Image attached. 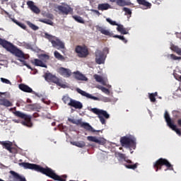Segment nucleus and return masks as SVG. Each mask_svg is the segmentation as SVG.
Masks as SVG:
<instances>
[{
	"label": "nucleus",
	"instance_id": "ddd939ff",
	"mask_svg": "<svg viewBox=\"0 0 181 181\" xmlns=\"http://www.w3.org/2000/svg\"><path fill=\"white\" fill-rule=\"evenodd\" d=\"M95 62L97 64H103L105 62V55L104 52L100 50H98L95 52Z\"/></svg>",
	"mask_w": 181,
	"mask_h": 181
},
{
	"label": "nucleus",
	"instance_id": "e433bc0d",
	"mask_svg": "<svg viewBox=\"0 0 181 181\" xmlns=\"http://www.w3.org/2000/svg\"><path fill=\"white\" fill-rule=\"evenodd\" d=\"M71 100L73 99L69 96H63L62 98L64 104H67V105H69V103L71 102Z\"/></svg>",
	"mask_w": 181,
	"mask_h": 181
},
{
	"label": "nucleus",
	"instance_id": "c756f323",
	"mask_svg": "<svg viewBox=\"0 0 181 181\" xmlns=\"http://www.w3.org/2000/svg\"><path fill=\"white\" fill-rule=\"evenodd\" d=\"M38 58L43 63H46L47 62V60H49V55H47L46 54H41L38 55Z\"/></svg>",
	"mask_w": 181,
	"mask_h": 181
},
{
	"label": "nucleus",
	"instance_id": "2f4dec72",
	"mask_svg": "<svg viewBox=\"0 0 181 181\" xmlns=\"http://www.w3.org/2000/svg\"><path fill=\"white\" fill-rule=\"evenodd\" d=\"M12 22H13V23H16V25H18V26H19L20 28H21L22 29H26V25H25L24 23H22L19 21H18V20L15 19V18H11Z\"/></svg>",
	"mask_w": 181,
	"mask_h": 181
},
{
	"label": "nucleus",
	"instance_id": "cd10ccee",
	"mask_svg": "<svg viewBox=\"0 0 181 181\" xmlns=\"http://www.w3.org/2000/svg\"><path fill=\"white\" fill-rule=\"evenodd\" d=\"M116 156L119 158V159H123L124 162H127V163H132V161L131 160L127 159V156L122 153H117Z\"/></svg>",
	"mask_w": 181,
	"mask_h": 181
},
{
	"label": "nucleus",
	"instance_id": "7c9ffc66",
	"mask_svg": "<svg viewBox=\"0 0 181 181\" xmlns=\"http://www.w3.org/2000/svg\"><path fill=\"white\" fill-rule=\"evenodd\" d=\"M73 19L76 21V22H78V23H86V21H84V19L80 16H72Z\"/></svg>",
	"mask_w": 181,
	"mask_h": 181
},
{
	"label": "nucleus",
	"instance_id": "5fc2aeb1",
	"mask_svg": "<svg viewBox=\"0 0 181 181\" xmlns=\"http://www.w3.org/2000/svg\"><path fill=\"white\" fill-rule=\"evenodd\" d=\"M13 122H16L17 124H19L21 122V120L20 119H13Z\"/></svg>",
	"mask_w": 181,
	"mask_h": 181
},
{
	"label": "nucleus",
	"instance_id": "58836bf2",
	"mask_svg": "<svg viewBox=\"0 0 181 181\" xmlns=\"http://www.w3.org/2000/svg\"><path fill=\"white\" fill-rule=\"evenodd\" d=\"M93 78H95V81H97L98 83H103V81H104V79H103L101 76L98 74H95L93 76Z\"/></svg>",
	"mask_w": 181,
	"mask_h": 181
},
{
	"label": "nucleus",
	"instance_id": "9b49d317",
	"mask_svg": "<svg viewBox=\"0 0 181 181\" xmlns=\"http://www.w3.org/2000/svg\"><path fill=\"white\" fill-rule=\"evenodd\" d=\"M75 52L78 57H81V59H85L89 54L88 49L86 46L77 45Z\"/></svg>",
	"mask_w": 181,
	"mask_h": 181
},
{
	"label": "nucleus",
	"instance_id": "4d7b16f0",
	"mask_svg": "<svg viewBox=\"0 0 181 181\" xmlns=\"http://www.w3.org/2000/svg\"><path fill=\"white\" fill-rule=\"evenodd\" d=\"M151 94H153V95H154V97H158V93H157V92H156V93H151Z\"/></svg>",
	"mask_w": 181,
	"mask_h": 181
},
{
	"label": "nucleus",
	"instance_id": "4c0bfd02",
	"mask_svg": "<svg viewBox=\"0 0 181 181\" xmlns=\"http://www.w3.org/2000/svg\"><path fill=\"white\" fill-rule=\"evenodd\" d=\"M27 25L29 26V28L33 29V30H38V29H39L37 25H35V24L30 23V21H28Z\"/></svg>",
	"mask_w": 181,
	"mask_h": 181
},
{
	"label": "nucleus",
	"instance_id": "4be33fe9",
	"mask_svg": "<svg viewBox=\"0 0 181 181\" xmlns=\"http://www.w3.org/2000/svg\"><path fill=\"white\" fill-rule=\"evenodd\" d=\"M74 77L76 80H79L81 81H87L88 78L83 74L80 73V71L74 72Z\"/></svg>",
	"mask_w": 181,
	"mask_h": 181
},
{
	"label": "nucleus",
	"instance_id": "a878e982",
	"mask_svg": "<svg viewBox=\"0 0 181 181\" xmlns=\"http://www.w3.org/2000/svg\"><path fill=\"white\" fill-rule=\"evenodd\" d=\"M98 11H108V9H111V5L107 3L105 4H100L98 6Z\"/></svg>",
	"mask_w": 181,
	"mask_h": 181
},
{
	"label": "nucleus",
	"instance_id": "49530a36",
	"mask_svg": "<svg viewBox=\"0 0 181 181\" xmlns=\"http://www.w3.org/2000/svg\"><path fill=\"white\" fill-rule=\"evenodd\" d=\"M173 114L174 118H179V117H180V112L177 110H174L173 112Z\"/></svg>",
	"mask_w": 181,
	"mask_h": 181
},
{
	"label": "nucleus",
	"instance_id": "bb28decb",
	"mask_svg": "<svg viewBox=\"0 0 181 181\" xmlns=\"http://www.w3.org/2000/svg\"><path fill=\"white\" fill-rule=\"evenodd\" d=\"M117 32H119L121 33L122 35H128V29L124 28V25H117Z\"/></svg>",
	"mask_w": 181,
	"mask_h": 181
},
{
	"label": "nucleus",
	"instance_id": "9d476101",
	"mask_svg": "<svg viewBox=\"0 0 181 181\" xmlns=\"http://www.w3.org/2000/svg\"><path fill=\"white\" fill-rule=\"evenodd\" d=\"M57 9L61 15H73V8L69 4H63V5L57 6Z\"/></svg>",
	"mask_w": 181,
	"mask_h": 181
},
{
	"label": "nucleus",
	"instance_id": "f8f14e48",
	"mask_svg": "<svg viewBox=\"0 0 181 181\" xmlns=\"http://www.w3.org/2000/svg\"><path fill=\"white\" fill-rule=\"evenodd\" d=\"M75 122L76 125H80L81 128H83L86 131H89V132H100V130L96 131L93 128V127H91V125H90V124L83 122L81 119L76 120Z\"/></svg>",
	"mask_w": 181,
	"mask_h": 181
},
{
	"label": "nucleus",
	"instance_id": "c85d7f7f",
	"mask_svg": "<svg viewBox=\"0 0 181 181\" xmlns=\"http://www.w3.org/2000/svg\"><path fill=\"white\" fill-rule=\"evenodd\" d=\"M0 105H4V107H12V103L8 99L2 98L0 99Z\"/></svg>",
	"mask_w": 181,
	"mask_h": 181
},
{
	"label": "nucleus",
	"instance_id": "6e6552de",
	"mask_svg": "<svg viewBox=\"0 0 181 181\" xmlns=\"http://www.w3.org/2000/svg\"><path fill=\"white\" fill-rule=\"evenodd\" d=\"M164 118L168 127H169V128H171L173 131H175L176 134L179 135V136H181L180 129H177V126L175 124V122L172 120V119L170 118V115H169L168 111L165 112Z\"/></svg>",
	"mask_w": 181,
	"mask_h": 181
},
{
	"label": "nucleus",
	"instance_id": "6e6d98bb",
	"mask_svg": "<svg viewBox=\"0 0 181 181\" xmlns=\"http://www.w3.org/2000/svg\"><path fill=\"white\" fill-rule=\"evenodd\" d=\"M177 124H178L179 127H181V119H179L177 120Z\"/></svg>",
	"mask_w": 181,
	"mask_h": 181
},
{
	"label": "nucleus",
	"instance_id": "f3484780",
	"mask_svg": "<svg viewBox=\"0 0 181 181\" xmlns=\"http://www.w3.org/2000/svg\"><path fill=\"white\" fill-rule=\"evenodd\" d=\"M136 2L141 6V9H151L152 8V4L146 0H136Z\"/></svg>",
	"mask_w": 181,
	"mask_h": 181
},
{
	"label": "nucleus",
	"instance_id": "052dcab7",
	"mask_svg": "<svg viewBox=\"0 0 181 181\" xmlns=\"http://www.w3.org/2000/svg\"><path fill=\"white\" fill-rule=\"evenodd\" d=\"M2 95V93H0V96Z\"/></svg>",
	"mask_w": 181,
	"mask_h": 181
},
{
	"label": "nucleus",
	"instance_id": "37998d69",
	"mask_svg": "<svg viewBox=\"0 0 181 181\" xmlns=\"http://www.w3.org/2000/svg\"><path fill=\"white\" fill-rule=\"evenodd\" d=\"M106 21H107V22H108V23H110L112 26H117L118 27V25H120V24L117 23L116 21H114L111 20V18H106Z\"/></svg>",
	"mask_w": 181,
	"mask_h": 181
},
{
	"label": "nucleus",
	"instance_id": "c03bdc74",
	"mask_svg": "<svg viewBox=\"0 0 181 181\" xmlns=\"http://www.w3.org/2000/svg\"><path fill=\"white\" fill-rule=\"evenodd\" d=\"M75 145L76 146H78V148H84V146H86V143L84 141H79L76 142Z\"/></svg>",
	"mask_w": 181,
	"mask_h": 181
},
{
	"label": "nucleus",
	"instance_id": "2eb2a0df",
	"mask_svg": "<svg viewBox=\"0 0 181 181\" xmlns=\"http://www.w3.org/2000/svg\"><path fill=\"white\" fill-rule=\"evenodd\" d=\"M58 73L62 76L63 77H66V78H69L71 76V70L69 69H66L64 67H60L58 69Z\"/></svg>",
	"mask_w": 181,
	"mask_h": 181
},
{
	"label": "nucleus",
	"instance_id": "680f3d73",
	"mask_svg": "<svg viewBox=\"0 0 181 181\" xmlns=\"http://www.w3.org/2000/svg\"><path fill=\"white\" fill-rule=\"evenodd\" d=\"M5 1H8V0H5Z\"/></svg>",
	"mask_w": 181,
	"mask_h": 181
},
{
	"label": "nucleus",
	"instance_id": "72a5a7b5",
	"mask_svg": "<svg viewBox=\"0 0 181 181\" xmlns=\"http://www.w3.org/2000/svg\"><path fill=\"white\" fill-rule=\"evenodd\" d=\"M170 49L171 50H173V52H175V53H177V54L181 56V49L179 47L176 45H172Z\"/></svg>",
	"mask_w": 181,
	"mask_h": 181
},
{
	"label": "nucleus",
	"instance_id": "412c9836",
	"mask_svg": "<svg viewBox=\"0 0 181 181\" xmlns=\"http://www.w3.org/2000/svg\"><path fill=\"white\" fill-rule=\"evenodd\" d=\"M19 88L21 91H24V93H32L33 94H35V91H33V90L28 85L21 83L19 85Z\"/></svg>",
	"mask_w": 181,
	"mask_h": 181
},
{
	"label": "nucleus",
	"instance_id": "0eeeda50",
	"mask_svg": "<svg viewBox=\"0 0 181 181\" xmlns=\"http://www.w3.org/2000/svg\"><path fill=\"white\" fill-rule=\"evenodd\" d=\"M90 111L93 112V114H95L96 115H98V117L99 118L103 125H105V119H108V118H110V115L105 110H100L98 108L95 107V108H92Z\"/></svg>",
	"mask_w": 181,
	"mask_h": 181
},
{
	"label": "nucleus",
	"instance_id": "13d9d810",
	"mask_svg": "<svg viewBox=\"0 0 181 181\" xmlns=\"http://www.w3.org/2000/svg\"><path fill=\"white\" fill-rule=\"evenodd\" d=\"M95 13H97L98 15H100V11L95 10Z\"/></svg>",
	"mask_w": 181,
	"mask_h": 181
},
{
	"label": "nucleus",
	"instance_id": "ea45409f",
	"mask_svg": "<svg viewBox=\"0 0 181 181\" xmlns=\"http://www.w3.org/2000/svg\"><path fill=\"white\" fill-rule=\"evenodd\" d=\"M116 4L118 6H126L127 1L125 0H117Z\"/></svg>",
	"mask_w": 181,
	"mask_h": 181
},
{
	"label": "nucleus",
	"instance_id": "3c124183",
	"mask_svg": "<svg viewBox=\"0 0 181 181\" xmlns=\"http://www.w3.org/2000/svg\"><path fill=\"white\" fill-rule=\"evenodd\" d=\"M20 62H21V63H23V66H26V67L28 69H29V70H32V67L29 64H28L26 61H25V60H20Z\"/></svg>",
	"mask_w": 181,
	"mask_h": 181
},
{
	"label": "nucleus",
	"instance_id": "6ab92c4d",
	"mask_svg": "<svg viewBox=\"0 0 181 181\" xmlns=\"http://www.w3.org/2000/svg\"><path fill=\"white\" fill-rule=\"evenodd\" d=\"M87 139L90 142L98 144V145H104V144H105V140H104V139H97V137L93 136H88Z\"/></svg>",
	"mask_w": 181,
	"mask_h": 181
},
{
	"label": "nucleus",
	"instance_id": "a18cd8bd",
	"mask_svg": "<svg viewBox=\"0 0 181 181\" xmlns=\"http://www.w3.org/2000/svg\"><path fill=\"white\" fill-rule=\"evenodd\" d=\"M123 11L125 12V15H132V11L129 8L124 7Z\"/></svg>",
	"mask_w": 181,
	"mask_h": 181
},
{
	"label": "nucleus",
	"instance_id": "20e7f679",
	"mask_svg": "<svg viewBox=\"0 0 181 181\" xmlns=\"http://www.w3.org/2000/svg\"><path fill=\"white\" fill-rule=\"evenodd\" d=\"M162 166H166L168 170H173V165L166 158H159L153 164V168L156 169V172L160 170Z\"/></svg>",
	"mask_w": 181,
	"mask_h": 181
},
{
	"label": "nucleus",
	"instance_id": "603ef678",
	"mask_svg": "<svg viewBox=\"0 0 181 181\" xmlns=\"http://www.w3.org/2000/svg\"><path fill=\"white\" fill-rule=\"evenodd\" d=\"M103 101L104 103H110V101H111V99H110V98L105 97L103 98Z\"/></svg>",
	"mask_w": 181,
	"mask_h": 181
},
{
	"label": "nucleus",
	"instance_id": "f03ea898",
	"mask_svg": "<svg viewBox=\"0 0 181 181\" xmlns=\"http://www.w3.org/2000/svg\"><path fill=\"white\" fill-rule=\"evenodd\" d=\"M0 46H2V47L6 49L7 52H9L12 54H15L16 57H19L20 59H25V54H23V52L18 49V47L13 45V44L9 41L0 38Z\"/></svg>",
	"mask_w": 181,
	"mask_h": 181
},
{
	"label": "nucleus",
	"instance_id": "8fccbe9b",
	"mask_svg": "<svg viewBox=\"0 0 181 181\" xmlns=\"http://www.w3.org/2000/svg\"><path fill=\"white\" fill-rule=\"evenodd\" d=\"M149 98L151 103H155V101H156L154 94L149 93Z\"/></svg>",
	"mask_w": 181,
	"mask_h": 181
},
{
	"label": "nucleus",
	"instance_id": "f257e3e1",
	"mask_svg": "<svg viewBox=\"0 0 181 181\" xmlns=\"http://www.w3.org/2000/svg\"><path fill=\"white\" fill-rule=\"evenodd\" d=\"M20 166H23L24 169H30L31 170H35V172H39L40 173H42V175H45L48 177L53 179L56 181H66L67 175H58L54 173L52 168L49 167H46L45 168L42 167L41 165L37 164H33L30 163H21Z\"/></svg>",
	"mask_w": 181,
	"mask_h": 181
},
{
	"label": "nucleus",
	"instance_id": "b1692460",
	"mask_svg": "<svg viewBox=\"0 0 181 181\" xmlns=\"http://www.w3.org/2000/svg\"><path fill=\"white\" fill-rule=\"evenodd\" d=\"M97 30H98V32H100V33H102V35H105V36H112V33L111 32H110V30H108L103 27L98 26Z\"/></svg>",
	"mask_w": 181,
	"mask_h": 181
},
{
	"label": "nucleus",
	"instance_id": "f704fd0d",
	"mask_svg": "<svg viewBox=\"0 0 181 181\" xmlns=\"http://www.w3.org/2000/svg\"><path fill=\"white\" fill-rule=\"evenodd\" d=\"M124 166L125 168H127V169H132L133 170H135V169L138 168V163L134 164V163H132L129 164H124Z\"/></svg>",
	"mask_w": 181,
	"mask_h": 181
},
{
	"label": "nucleus",
	"instance_id": "09e8293b",
	"mask_svg": "<svg viewBox=\"0 0 181 181\" xmlns=\"http://www.w3.org/2000/svg\"><path fill=\"white\" fill-rule=\"evenodd\" d=\"M1 82L4 83V84H11V81L5 78H1Z\"/></svg>",
	"mask_w": 181,
	"mask_h": 181
},
{
	"label": "nucleus",
	"instance_id": "5701e85b",
	"mask_svg": "<svg viewBox=\"0 0 181 181\" xmlns=\"http://www.w3.org/2000/svg\"><path fill=\"white\" fill-rule=\"evenodd\" d=\"M1 145L4 146V148L10 152V153H12V142L11 141H1Z\"/></svg>",
	"mask_w": 181,
	"mask_h": 181
},
{
	"label": "nucleus",
	"instance_id": "39448f33",
	"mask_svg": "<svg viewBox=\"0 0 181 181\" xmlns=\"http://www.w3.org/2000/svg\"><path fill=\"white\" fill-rule=\"evenodd\" d=\"M13 114L16 117H18V118H21V119L25 120L21 122V124L24 125V127H28L29 128L32 127L33 124L30 116L25 115L21 111H15L13 112Z\"/></svg>",
	"mask_w": 181,
	"mask_h": 181
},
{
	"label": "nucleus",
	"instance_id": "a211bd4d",
	"mask_svg": "<svg viewBox=\"0 0 181 181\" xmlns=\"http://www.w3.org/2000/svg\"><path fill=\"white\" fill-rule=\"evenodd\" d=\"M27 5L30 11H32V12H33L34 13H40V9L35 5V3L33 1H27Z\"/></svg>",
	"mask_w": 181,
	"mask_h": 181
},
{
	"label": "nucleus",
	"instance_id": "393cba45",
	"mask_svg": "<svg viewBox=\"0 0 181 181\" xmlns=\"http://www.w3.org/2000/svg\"><path fill=\"white\" fill-rule=\"evenodd\" d=\"M32 63H33V64H34V66H40V67H45V69H47V65H46V64H45V62H43L40 59H35L32 62Z\"/></svg>",
	"mask_w": 181,
	"mask_h": 181
},
{
	"label": "nucleus",
	"instance_id": "864d4df0",
	"mask_svg": "<svg viewBox=\"0 0 181 181\" xmlns=\"http://www.w3.org/2000/svg\"><path fill=\"white\" fill-rule=\"evenodd\" d=\"M68 121L69 122H71V124H76V119H71V118H69Z\"/></svg>",
	"mask_w": 181,
	"mask_h": 181
},
{
	"label": "nucleus",
	"instance_id": "4468645a",
	"mask_svg": "<svg viewBox=\"0 0 181 181\" xmlns=\"http://www.w3.org/2000/svg\"><path fill=\"white\" fill-rule=\"evenodd\" d=\"M77 93L78 94H81V95H83V97H86V98H90V100H94V101H100L99 98H97L95 96H93V95L88 93L87 92L77 88H76Z\"/></svg>",
	"mask_w": 181,
	"mask_h": 181
},
{
	"label": "nucleus",
	"instance_id": "a19ab883",
	"mask_svg": "<svg viewBox=\"0 0 181 181\" xmlns=\"http://www.w3.org/2000/svg\"><path fill=\"white\" fill-rule=\"evenodd\" d=\"M99 90H101L103 93H105V94H107V95H110V90L104 86L99 87Z\"/></svg>",
	"mask_w": 181,
	"mask_h": 181
},
{
	"label": "nucleus",
	"instance_id": "473e14b6",
	"mask_svg": "<svg viewBox=\"0 0 181 181\" xmlns=\"http://www.w3.org/2000/svg\"><path fill=\"white\" fill-rule=\"evenodd\" d=\"M54 56L55 57V59H57V60H61L62 62L64 61V57L63 55H62L59 52L55 51L54 52Z\"/></svg>",
	"mask_w": 181,
	"mask_h": 181
},
{
	"label": "nucleus",
	"instance_id": "dca6fc26",
	"mask_svg": "<svg viewBox=\"0 0 181 181\" xmlns=\"http://www.w3.org/2000/svg\"><path fill=\"white\" fill-rule=\"evenodd\" d=\"M69 107H73L76 110H81L83 108V103L78 100H76L74 99L71 100V102L68 103Z\"/></svg>",
	"mask_w": 181,
	"mask_h": 181
},
{
	"label": "nucleus",
	"instance_id": "7ed1b4c3",
	"mask_svg": "<svg viewBox=\"0 0 181 181\" xmlns=\"http://www.w3.org/2000/svg\"><path fill=\"white\" fill-rule=\"evenodd\" d=\"M44 37L47 39L50 43L52 45V47L57 49L58 50H61L62 49H64V42H62L60 39L57 38V37L47 33H44Z\"/></svg>",
	"mask_w": 181,
	"mask_h": 181
},
{
	"label": "nucleus",
	"instance_id": "79ce46f5",
	"mask_svg": "<svg viewBox=\"0 0 181 181\" xmlns=\"http://www.w3.org/2000/svg\"><path fill=\"white\" fill-rule=\"evenodd\" d=\"M113 37H116L117 39H119V40H122V42H124V43H127L128 42V40H127V39H125L124 35H114Z\"/></svg>",
	"mask_w": 181,
	"mask_h": 181
},
{
	"label": "nucleus",
	"instance_id": "c9c22d12",
	"mask_svg": "<svg viewBox=\"0 0 181 181\" xmlns=\"http://www.w3.org/2000/svg\"><path fill=\"white\" fill-rule=\"evenodd\" d=\"M39 22H42V23H45L46 25H49L50 26H53V21L50 19H40Z\"/></svg>",
	"mask_w": 181,
	"mask_h": 181
},
{
	"label": "nucleus",
	"instance_id": "de8ad7c7",
	"mask_svg": "<svg viewBox=\"0 0 181 181\" xmlns=\"http://www.w3.org/2000/svg\"><path fill=\"white\" fill-rule=\"evenodd\" d=\"M170 57L172 59V60H180L181 59L180 57H177L173 54H170Z\"/></svg>",
	"mask_w": 181,
	"mask_h": 181
},
{
	"label": "nucleus",
	"instance_id": "423d86ee",
	"mask_svg": "<svg viewBox=\"0 0 181 181\" xmlns=\"http://www.w3.org/2000/svg\"><path fill=\"white\" fill-rule=\"evenodd\" d=\"M120 144H122V146H126L127 148H132V149H135V148H136L135 138L127 136L121 137Z\"/></svg>",
	"mask_w": 181,
	"mask_h": 181
},
{
	"label": "nucleus",
	"instance_id": "aec40b11",
	"mask_svg": "<svg viewBox=\"0 0 181 181\" xmlns=\"http://www.w3.org/2000/svg\"><path fill=\"white\" fill-rule=\"evenodd\" d=\"M11 175H12L13 177V181H26V178L25 177L21 176L18 173L15 171H10Z\"/></svg>",
	"mask_w": 181,
	"mask_h": 181
},
{
	"label": "nucleus",
	"instance_id": "1a4fd4ad",
	"mask_svg": "<svg viewBox=\"0 0 181 181\" xmlns=\"http://www.w3.org/2000/svg\"><path fill=\"white\" fill-rule=\"evenodd\" d=\"M44 78H45V81L48 83H54V84L59 86V87L63 88L64 86L62 83V79L57 78L56 75H53L51 73H45L44 75Z\"/></svg>",
	"mask_w": 181,
	"mask_h": 181
},
{
	"label": "nucleus",
	"instance_id": "bf43d9fd",
	"mask_svg": "<svg viewBox=\"0 0 181 181\" xmlns=\"http://www.w3.org/2000/svg\"><path fill=\"white\" fill-rule=\"evenodd\" d=\"M110 2H117V0H110Z\"/></svg>",
	"mask_w": 181,
	"mask_h": 181
}]
</instances>
